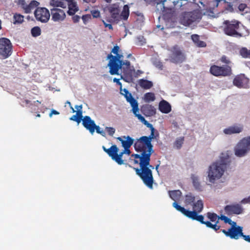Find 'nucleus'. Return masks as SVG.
<instances>
[{
	"instance_id": "5",
	"label": "nucleus",
	"mask_w": 250,
	"mask_h": 250,
	"mask_svg": "<svg viewBox=\"0 0 250 250\" xmlns=\"http://www.w3.org/2000/svg\"><path fill=\"white\" fill-rule=\"evenodd\" d=\"M221 61L226 65L218 66L212 65L209 69L210 73L216 77H227L232 74L231 66L229 64L231 63V61L225 55L222 56Z\"/></svg>"
},
{
	"instance_id": "6",
	"label": "nucleus",
	"mask_w": 250,
	"mask_h": 250,
	"mask_svg": "<svg viewBox=\"0 0 250 250\" xmlns=\"http://www.w3.org/2000/svg\"><path fill=\"white\" fill-rule=\"evenodd\" d=\"M240 23V21L236 20L231 21H225L223 22L224 25L223 31L224 33L228 36L237 38L249 35L250 32L248 29L246 30L245 33H240L238 31Z\"/></svg>"
},
{
	"instance_id": "39",
	"label": "nucleus",
	"mask_w": 250,
	"mask_h": 250,
	"mask_svg": "<svg viewBox=\"0 0 250 250\" xmlns=\"http://www.w3.org/2000/svg\"><path fill=\"white\" fill-rule=\"evenodd\" d=\"M195 201V197L191 194L186 195L185 202L188 205L193 204Z\"/></svg>"
},
{
	"instance_id": "33",
	"label": "nucleus",
	"mask_w": 250,
	"mask_h": 250,
	"mask_svg": "<svg viewBox=\"0 0 250 250\" xmlns=\"http://www.w3.org/2000/svg\"><path fill=\"white\" fill-rule=\"evenodd\" d=\"M129 15V7L127 5H125L123 7V9L121 14V16L124 20H126Z\"/></svg>"
},
{
	"instance_id": "34",
	"label": "nucleus",
	"mask_w": 250,
	"mask_h": 250,
	"mask_svg": "<svg viewBox=\"0 0 250 250\" xmlns=\"http://www.w3.org/2000/svg\"><path fill=\"white\" fill-rule=\"evenodd\" d=\"M240 55L244 58L250 59V50L246 47H242L239 51Z\"/></svg>"
},
{
	"instance_id": "44",
	"label": "nucleus",
	"mask_w": 250,
	"mask_h": 250,
	"mask_svg": "<svg viewBox=\"0 0 250 250\" xmlns=\"http://www.w3.org/2000/svg\"><path fill=\"white\" fill-rule=\"evenodd\" d=\"M105 130L107 132L108 135L110 136H113L115 132V128L112 127H106Z\"/></svg>"
},
{
	"instance_id": "10",
	"label": "nucleus",
	"mask_w": 250,
	"mask_h": 250,
	"mask_svg": "<svg viewBox=\"0 0 250 250\" xmlns=\"http://www.w3.org/2000/svg\"><path fill=\"white\" fill-rule=\"evenodd\" d=\"M102 148L118 164L121 165L124 164V161L122 159L124 153H122V151L118 153L119 148L116 145H112L109 148H106L104 146H103Z\"/></svg>"
},
{
	"instance_id": "24",
	"label": "nucleus",
	"mask_w": 250,
	"mask_h": 250,
	"mask_svg": "<svg viewBox=\"0 0 250 250\" xmlns=\"http://www.w3.org/2000/svg\"><path fill=\"white\" fill-rule=\"evenodd\" d=\"M117 139L120 141L123 147L130 148L134 143V139L129 136H123L117 138Z\"/></svg>"
},
{
	"instance_id": "9",
	"label": "nucleus",
	"mask_w": 250,
	"mask_h": 250,
	"mask_svg": "<svg viewBox=\"0 0 250 250\" xmlns=\"http://www.w3.org/2000/svg\"><path fill=\"white\" fill-rule=\"evenodd\" d=\"M13 52V45L10 41L6 38H0V58L6 59L9 58Z\"/></svg>"
},
{
	"instance_id": "7",
	"label": "nucleus",
	"mask_w": 250,
	"mask_h": 250,
	"mask_svg": "<svg viewBox=\"0 0 250 250\" xmlns=\"http://www.w3.org/2000/svg\"><path fill=\"white\" fill-rule=\"evenodd\" d=\"M201 19V15L200 12L193 11L182 13L179 17V21L181 24L187 26L194 22L199 21Z\"/></svg>"
},
{
	"instance_id": "19",
	"label": "nucleus",
	"mask_w": 250,
	"mask_h": 250,
	"mask_svg": "<svg viewBox=\"0 0 250 250\" xmlns=\"http://www.w3.org/2000/svg\"><path fill=\"white\" fill-rule=\"evenodd\" d=\"M229 232L230 238L238 239L242 235L243 228L232 224L231 227L229 229Z\"/></svg>"
},
{
	"instance_id": "35",
	"label": "nucleus",
	"mask_w": 250,
	"mask_h": 250,
	"mask_svg": "<svg viewBox=\"0 0 250 250\" xmlns=\"http://www.w3.org/2000/svg\"><path fill=\"white\" fill-rule=\"evenodd\" d=\"M191 179L192 180V183L195 189L199 190H202V187L200 185V183L199 181V179L197 177L195 176H192L191 177Z\"/></svg>"
},
{
	"instance_id": "11",
	"label": "nucleus",
	"mask_w": 250,
	"mask_h": 250,
	"mask_svg": "<svg viewBox=\"0 0 250 250\" xmlns=\"http://www.w3.org/2000/svg\"><path fill=\"white\" fill-rule=\"evenodd\" d=\"M250 150V136L242 139L234 148L235 154L239 157L244 156Z\"/></svg>"
},
{
	"instance_id": "37",
	"label": "nucleus",
	"mask_w": 250,
	"mask_h": 250,
	"mask_svg": "<svg viewBox=\"0 0 250 250\" xmlns=\"http://www.w3.org/2000/svg\"><path fill=\"white\" fill-rule=\"evenodd\" d=\"M145 100L147 102L154 101L155 99V95L153 93L148 92L145 94Z\"/></svg>"
},
{
	"instance_id": "58",
	"label": "nucleus",
	"mask_w": 250,
	"mask_h": 250,
	"mask_svg": "<svg viewBox=\"0 0 250 250\" xmlns=\"http://www.w3.org/2000/svg\"><path fill=\"white\" fill-rule=\"evenodd\" d=\"M124 149L122 151V153L124 154H127L128 155L130 154V150H129V148L124 147Z\"/></svg>"
},
{
	"instance_id": "1",
	"label": "nucleus",
	"mask_w": 250,
	"mask_h": 250,
	"mask_svg": "<svg viewBox=\"0 0 250 250\" xmlns=\"http://www.w3.org/2000/svg\"><path fill=\"white\" fill-rule=\"evenodd\" d=\"M150 156L145 154H134L131 155L130 160L132 164L140 166L139 168H133L136 173L147 187L152 188L154 179L151 169H154V167L150 164Z\"/></svg>"
},
{
	"instance_id": "27",
	"label": "nucleus",
	"mask_w": 250,
	"mask_h": 250,
	"mask_svg": "<svg viewBox=\"0 0 250 250\" xmlns=\"http://www.w3.org/2000/svg\"><path fill=\"white\" fill-rule=\"evenodd\" d=\"M142 111L144 115L146 117H150L156 114V109L150 105H146L142 108Z\"/></svg>"
},
{
	"instance_id": "25",
	"label": "nucleus",
	"mask_w": 250,
	"mask_h": 250,
	"mask_svg": "<svg viewBox=\"0 0 250 250\" xmlns=\"http://www.w3.org/2000/svg\"><path fill=\"white\" fill-rule=\"evenodd\" d=\"M83 126L88 130L90 133L91 131L93 130V127L94 126L95 123L93 120L88 116H85L83 118Z\"/></svg>"
},
{
	"instance_id": "51",
	"label": "nucleus",
	"mask_w": 250,
	"mask_h": 250,
	"mask_svg": "<svg viewBox=\"0 0 250 250\" xmlns=\"http://www.w3.org/2000/svg\"><path fill=\"white\" fill-rule=\"evenodd\" d=\"M120 47L118 45L115 46L112 49L111 52L114 54H117L119 51Z\"/></svg>"
},
{
	"instance_id": "46",
	"label": "nucleus",
	"mask_w": 250,
	"mask_h": 250,
	"mask_svg": "<svg viewBox=\"0 0 250 250\" xmlns=\"http://www.w3.org/2000/svg\"><path fill=\"white\" fill-rule=\"evenodd\" d=\"M60 0H50V4L54 7H60Z\"/></svg>"
},
{
	"instance_id": "57",
	"label": "nucleus",
	"mask_w": 250,
	"mask_h": 250,
	"mask_svg": "<svg viewBox=\"0 0 250 250\" xmlns=\"http://www.w3.org/2000/svg\"><path fill=\"white\" fill-rule=\"evenodd\" d=\"M241 237L246 241L248 242H250V235H246L242 233V235Z\"/></svg>"
},
{
	"instance_id": "30",
	"label": "nucleus",
	"mask_w": 250,
	"mask_h": 250,
	"mask_svg": "<svg viewBox=\"0 0 250 250\" xmlns=\"http://www.w3.org/2000/svg\"><path fill=\"white\" fill-rule=\"evenodd\" d=\"M39 3L36 0H32L29 4H27L24 8V13H30L35 7H37Z\"/></svg>"
},
{
	"instance_id": "55",
	"label": "nucleus",
	"mask_w": 250,
	"mask_h": 250,
	"mask_svg": "<svg viewBox=\"0 0 250 250\" xmlns=\"http://www.w3.org/2000/svg\"><path fill=\"white\" fill-rule=\"evenodd\" d=\"M121 80V78L120 79H117L116 78H114L113 81L114 83H116L117 84L120 86V89L122 87V83L120 82V80Z\"/></svg>"
},
{
	"instance_id": "47",
	"label": "nucleus",
	"mask_w": 250,
	"mask_h": 250,
	"mask_svg": "<svg viewBox=\"0 0 250 250\" xmlns=\"http://www.w3.org/2000/svg\"><path fill=\"white\" fill-rule=\"evenodd\" d=\"M70 120H72V121H75L78 124L81 122V119L80 118H78L77 117V115H76V114L75 115H73L70 118Z\"/></svg>"
},
{
	"instance_id": "62",
	"label": "nucleus",
	"mask_w": 250,
	"mask_h": 250,
	"mask_svg": "<svg viewBox=\"0 0 250 250\" xmlns=\"http://www.w3.org/2000/svg\"><path fill=\"white\" fill-rule=\"evenodd\" d=\"M222 232L224 233L226 236L229 237V230L227 231L225 229H222Z\"/></svg>"
},
{
	"instance_id": "12",
	"label": "nucleus",
	"mask_w": 250,
	"mask_h": 250,
	"mask_svg": "<svg viewBox=\"0 0 250 250\" xmlns=\"http://www.w3.org/2000/svg\"><path fill=\"white\" fill-rule=\"evenodd\" d=\"M170 51L171 53L169 55V60L170 62L177 64L185 61L186 55L177 45L172 47Z\"/></svg>"
},
{
	"instance_id": "14",
	"label": "nucleus",
	"mask_w": 250,
	"mask_h": 250,
	"mask_svg": "<svg viewBox=\"0 0 250 250\" xmlns=\"http://www.w3.org/2000/svg\"><path fill=\"white\" fill-rule=\"evenodd\" d=\"M60 7L65 8L68 7L67 14L69 15H73L78 11V7L74 0H60Z\"/></svg>"
},
{
	"instance_id": "63",
	"label": "nucleus",
	"mask_w": 250,
	"mask_h": 250,
	"mask_svg": "<svg viewBox=\"0 0 250 250\" xmlns=\"http://www.w3.org/2000/svg\"><path fill=\"white\" fill-rule=\"evenodd\" d=\"M75 107L77 109V111L82 110V105H76Z\"/></svg>"
},
{
	"instance_id": "16",
	"label": "nucleus",
	"mask_w": 250,
	"mask_h": 250,
	"mask_svg": "<svg viewBox=\"0 0 250 250\" xmlns=\"http://www.w3.org/2000/svg\"><path fill=\"white\" fill-rule=\"evenodd\" d=\"M224 210L228 215L240 214L243 211V208L239 204L227 205Z\"/></svg>"
},
{
	"instance_id": "42",
	"label": "nucleus",
	"mask_w": 250,
	"mask_h": 250,
	"mask_svg": "<svg viewBox=\"0 0 250 250\" xmlns=\"http://www.w3.org/2000/svg\"><path fill=\"white\" fill-rule=\"evenodd\" d=\"M146 2L150 3H154L157 4L162 3L163 5L164 8V2L166 1V0H144Z\"/></svg>"
},
{
	"instance_id": "41",
	"label": "nucleus",
	"mask_w": 250,
	"mask_h": 250,
	"mask_svg": "<svg viewBox=\"0 0 250 250\" xmlns=\"http://www.w3.org/2000/svg\"><path fill=\"white\" fill-rule=\"evenodd\" d=\"M219 220H223L225 223H228L229 225L234 224L236 225V223L235 222L232 221L230 219L223 215H222L219 217Z\"/></svg>"
},
{
	"instance_id": "56",
	"label": "nucleus",
	"mask_w": 250,
	"mask_h": 250,
	"mask_svg": "<svg viewBox=\"0 0 250 250\" xmlns=\"http://www.w3.org/2000/svg\"><path fill=\"white\" fill-rule=\"evenodd\" d=\"M77 115L78 118H80L81 119V120L83 121V111L82 110H78L77 111L76 114Z\"/></svg>"
},
{
	"instance_id": "8",
	"label": "nucleus",
	"mask_w": 250,
	"mask_h": 250,
	"mask_svg": "<svg viewBox=\"0 0 250 250\" xmlns=\"http://www.w3.org/2000/svg\"><path fill=\"white\" fill-rule=\"evenodd\" d=\"M193 209V210L192 211H194L195 212L196 216H197L196 218H196V219H193L190 218L191 219L193 220H196L200 223H201L202 224H205L208 228H216V226L212 225L211 223L208 221H204V217L202 215H198V213L201 212L204 207V204L203 202L201 200H198L196 202L194 203L192 205Z\"/></svg>"
},
{
	"instance_id": "48",
	"label": "nucleus",
	"mask_w": 250,
	"mask_h": 250,
	"mask_svg": "<svg viewBox=\"0 0 250 250\" xmlns=\"http://www.w3.org/2000/svg\"><path fill=\"white\" fill-rule=\"evenodd\" d=\"M94 129H93V130L91 131V132H90L91 134H93L95 131V130H96V132L97 133H100V131H101L102 130L101 129V128L98 125H97L96 124L93 127Z\"/></svg>"
},
{
	"instance_id": "22",
	"label": "nucleus",
	"mask_w": 250,
	"mask_h": 250,
	"mask_svg": "<svg viewBox=\"0 0 250 250\" xmlns=\"http://www.w3.org/2000/svg\"><path fill=\"white\" fill-rule=\"evenodd\" d=\"M248 79L245 77V75L241 74L235 76L233 79V83L237 87L242 88L244 84L248 83Z\"/></svg>"
},
{
	"instance_id": "50",
	"label": "nucleus",
	"mask_w": 250,
	"mask_h": 250,
	"mask_svg": "<svg viewBox=\"0 0 250 250\" xmlns=\"http://www.w3.org/2000/svg\"><path fill=\"white\" fill-rule=\"evenodd\" d=\"M18 4L21 5V8L24 9L27 4L25 2V0H19Z\"/></svg>"
},
{
	"instance_id": "23",
	"label": "nucleus",
	"mask_w": 250,
	"mask_h": 250,
	"mask_svg": "<svg viewBox=\"0 0 250 250\" xmlns=\"http://www.w3.org/2000/svg\"><path fill=\"white\" fill-rule=\"evenodd\" d=\"M207 217H208V218L210 220V222L211 223V222H215V224H212V225H216V228H210L211 229H213V230H214L215 231H217L218 230H219L220 228H221V226L218 225V224L219 223V216H218L216 213H213V212H208L207 213Z\"/></svg>"
},
{
	"instance_id": "29",
	"label": "nucleus",
	"mask_w": 250,
	"mask_h": 250,
	"mask_svg": "<svg viewBox=\"0 0 250 250\" xmlns=\"http://www.w3.org/2000/svg\"><path fill=\"white\" fill-rule=\"evenodd\" d=\"M168 194L170 198L174 200L175 202L180 200L182 196V192L180 190L169 191Z\"/></svg>"
},
{
	"instance_id": "43",
	"label": "nucleus",
	"mask_w": 250,
	"mask_h": 250,
	"mask_svg": "<svg viewBox=\"0 0 250 250\" xmlns=\"http://www.w3.org/2000/svg\"><path fill=\"white\" fill-rule=\"evenodd\" d=\"M90 12L93 18H97L100 16V12L98 10H92Z\"/></svg>"
},
{
	"instance_id": "38",
	"label": "nucleus",
	"mask_w": 250,
	"mask_h": 250,
	"mask_svg": "<svg viewBox=\"0 0 250 250\" xmlns=\"http://www.w3.org/2000/svg\"><path fill=\"white\" fill-rule=\"evenodd\" d=\"M123 56L119 53L116 54L115 56L112 55L111 54H109L107 55V59L112 58L115 60L118 61L119 62H125L123 60Z\"/></svg>"
},
{
	"instance_id": "45",
	"label": "nucleus",
	"mask_w": 250,
	"mask_h": 250,
	"mask_svg": "<svg viewBox=\"0 0 250 250\" xmlns=\"http://www.w3.org/2000/svg\"><path fill=\"white\" fill-rule=\"evenodd\" d=\"M82 20L84 24L91 19V15L90 14H86L82 16Z\"/></svg>"
},
{
	"instance_id": "28",
	"label": "nucleus",
	"mask_w": 250,
	"mask_h": 250,
	"mask_svg": "<svg viewBox=\"0 0 250 250\" xmlns=\"http://www.w3.org/2000/svg\"><path fill=\"white\" fill-rule=\"evenodd\" d=\"M191 39L197 47H205L207 46V44L205 42L200 40V36L197 34L192 35Z\"/></svg>"
},
{
	"instance_id": "2",
	"label": "nucleus",
	"mask_w": 250,
	"mask_h": 250,
	"mask_svg": "<svg viewBox=\"0 0 250 250\" xmlns=\"http://www.w3.org/2000/svg\"><path fill=\"white\" fill-rule=\"evenodd\" d=\"M137 118L147 127L150 128L151 133L148 136H142L137 139L134 145V148L137 152H140L141 154L151 155L154 152L151 141L159 137V134L157 132L155 134V129L153 125L146 121L143 116L141 115H138Z\"/></svg>"
},
{
	"instance_id": "49",
	"label": "nucleus",
	"mask_w": 250,
	"mask_h": 250,
	"mask_svg": "<svg viewBox=\"0 0 250 250\" xmlns=\"http://www.w3.org/2000/svg\"><path fill=\"white\" fill-rule=\"evenodd\" d=\"M247 7V5L245 3H240L238 6V9L240 11H244Z\"/></svg>"
},
{
	"instance_id": "59",
	"label": "nucleus",
	"mask_w": 250,
	"mask_h": 250,
	"mask_svg": "<svg viewBox=\"0 0 250 250\" xmlns=\"http://www.w3.org/2000/svg\"><path fill=\"white\" fill-rule=\"evenodd\" d=\"M120 93L121 94L124 95V94H126L127 93V92H128V91L125 89V88H124V89H123L122 87L120 89Z\"/></svg>"
},
{
	"instance_id": "18",
	"label": "nucleus",
	"mask_w": 250,
	"mask_h": 250,
	"mask_svg": "<svg viewBox=\"0 0 250 250\" xmlns=\"http://www.w3.org/2000/svg\"><path fill=\"white\" fill-rule=\"evenodd\" d=\"M50 11L52 15V20L54 21H62L66 17L65 12L62 9L54 8L51 9Z\"/></svg>"
},
{
	"instance_id": "32",
	"label": "nucleus",
	"mask_w": 250,
	"mask_h": 250,
	"mask_svg": "<svg viewBox=\"0 0 250 250\" xmlns=\"http://www.w3.org/2000/svg\"><path fill=\"white\" fill-rule=\"evenodd\" d=\"M24 20V16L21 14L16 13L13 16V23L21 24L22 23Z\"/></svg>"
},
{
	"instance_id": "53",
	"label": "nucleus",
	"mask_w": 250,
	"mask_h": 250,
	"mask_svg": "<svg viewBox=\"0 0 250 250\" xmlns=\"http://www.w3.org/2000/svg\"><path fill=\"white\" fill-rule=\"evenodd\" d=\"M155 65L160 70H162L163 69V64L161 62H156L155 63Z\"/></svg>"
},
{
	"instance_id": "13",
	"label": "nucleus",
	"mask_w": 250,
	"mask_h": 250,
	"mask_svg": "<svg viewBox=\"0 0 250 250\" xmlns=\"http://www.w3.org/2000/svg\"><path fill=\"white\" fill-rule=\"evenodd\" d=\"M34 16L37 21L46 23L50 19V14L46 8L37 7L34 11Z\"/></svg>"
},
{
	"instance_id": "4",
	"label": "nucleus",
	"mask_w": 250,
	"mask_h": 250,
	"mask_svg": "<svg viewBox=\"0 0 250 250\" xmlns=\"http://www.w3.org/2000/svg\"><path fill=\"white\" fill-rule=\"evenodd\" d=\"M230 162L229 155L226 153H222L219 160L213 163L209 167L208 176L209 181L214 183L215 180L220 179L229 167Z\"/></svg>"
},
{
	"instance_id": "64",
	"label": "nucleus",
	"mask_w": 250,
	"mask_h": 250,
	"mask_svg": "<svg viewBox=\"0 0 250 250\" xmlns=\"http://www.w3.org/2000/svg\"><path fill=\"white\" fill-rule=\"evenodd\" d=\"M99 134H101V135H102L103 136H105V132L102 130L101 131H100V133H99Z\"/></svg>"
},
{
	"instance_id": "21",
	"label": "nucleus",
	"mask_w": 250,
	"mask_h": 250,
	"mask_svg": "<svg viewBox=\"0 0 250 250\" xmlns=\"http://www.w3.org/2000/svg\"><path fill=\"white\" fill-rule=\"evenodd\" d=\"M172 206L175 208L177 210L181 212L186 217L188 218L196 219V216L195 212L194 211H191L190 210H187L184 207L179 205L176 202H174L172 204ZM197 218H199L198 217Z\"/></svg>"
},
{
	"instance_id": "3",
	"label": "nucleus",
	"mask_w": 250,
	"mask_h": 250,
	"mask_svg": "<svg viewBox=\"0 0 250 250\" xmlns=\"http://www.w3.org/2000/svg\"><path fill=\"white\" fill-rule=\"evenodd\" d=\"M108 59L109 62L107 66L111 75H120L121 79L129 83L133 82V74L135 70L133 67L131 68L129 61L125 60V62H119L112 58Z\"/></svg>"
},
{
	"instance_id": "15",
	"label": "nucleus",
	"mask_w": 250,
	"mask_h": 250,
	"mask_svg": "<svg viewBox=\"0 0 250 250\" xmlns=\"http://www.w3.org/2000/svg\"><path fill=\"white\" fill-rule=\"evenodd\" d=\"M124 96H125L126 101L128 102L131 106H132V111L135 117H137L138 115H140L139 114V107H138V103L136 100H135L132 96L131 93L129 92V91L126 94H124Z\"/></svg>"
},
{
	"instance_id": "54",
	"label": "nucleus",
	"mask_w": 250,
	"mask_h": 250,
	"mask_svg": "<svg viewBox=\"0 0 250 250\" xmlns=\"http://www.w3.org/2000/svg\"><path fill=\"white\" fill-rule=\"evenodd\" d=\"M73 16L72 17V19L73 22L74 23L78 22L80 19V17L78 15H74V14Z\"/></svg>"
},
{
	"instance_id": "61",
	"label": "nucleus",
	"mask_w": 250,
	"mask_h": 250,
	"mask_svg": "<svg viewBox=\"0 0 250 250\" xmlns=\"http://www.w3.org/2000/svg\"><path fill=\"white\" fill-rule=\"evenodd\" d=\"M53 114L58 115L59 114V112L54 109H53L50 113L49 115L51 117Z\"/></svg>"
},
{
	"instance_id": "26",
	"label": "nucleus",
	"mask_w": 250,
	"mask_h": 250,
	"mask_svg": "<svg viewBox=\"0 0 250 250\" xmlns=\"http://www.w3.org/2000/svg\"><path fill=\"white\" fill-rule=\"evenodd\" d=\"M159 109L162 113L167 114L171 111V106L168 102L163 100L159 103Z\"/></svg>"
},
{
	"instance_id": "31",
	"label": "nucleus",
	"mask_w": 250,
	"mask_h": 250,
	"mask_svg": "<svg viewBox=\"0 0 250 250\" xmlns=\"http://www.w3.org/2000/svg\"><path fill=\"white\" fill-rule=\"evenodd\" d=\"M139 84L141 87L146 89H149L153 86L152 82L143 79L139 81Z\"/></svg>"
},
{
	"instance_id": "20",
	"label": "nucleus",
	"mask_w": 250,
	"mask_h": 250,
	"mask_svg": "<svg viewBox=\"0 0 250 250\" xmlns=\"http://www.w3.org/2000/svg\"><path fill=\"white\" fill-rule=\"evenodd\" d=\"M244 126L242 124H235L232 126H229L223 130V132L227 135L232 134H238L242 132Z\"/></svg>"
},
{
	"instance_id": "17",
	"label": "nucleus",
	"mask_w": 250,
	"mask_h": 250,
	"mask_svg": "<svg viewBox=\"0 0 250 250\" xmlns=\"http://www.w3.org/2000/svg\"><path fill=\"white\" fill-rule=\"evenodd\" d=\"M109 12L111 15V18L113 21H118L120 18V7L118 3H115L110 5L108 7Z\"/></svg>"
},
{
	"instance_id": "52",
	"label": "nucleus",
	"mask_w": 250,
	"mask_h": 250,
	"mask_svg": "<svg viewBox=\"0 0 250 250\" xmlns=\"http://www.w3.org/2000/svg\"><path fill=\"white\" fill-rule=\"evenodd\" d=\"M241 203L243 204H250V195L248 198H245L241 201Z\"/></svg>"
},
{
	"instance_id": "40",
	"label": "nucleus",
	"mask_w": 250,
	"mask_h": 250,
	"mask_svg": "<svg viewBox=\"0 0 250 250\" xmlns=\"http://www.w3.org/2000/svg\"><path fill=\"white\" fill-rule=\"evenodd\" d=\"M184 137H180L176 139L174 143V146L177 148L180 149L184 143Z\"/></svg>"
},
{
	"instance_id": "60",
	"label": "nucleus",
	"mask_w": 250,
	"mask_h": 250,
	"mask_svg": "<svg viewBox=\"0 0 250 250\" xmlns=\"http://www.w3.org/2000/svg\"><path fill=\"white\" fill-rule=\"evenodd\" d=\"M103 22L104 24V26L105 27H108L110 29H112V25L111 24L106 23L104 21H103Z\"/></svg>"
},
{
	"instance_id": "36",
	"label": "nucleus",
	"mask_w": 250,
	"mask_h": 250,
	"mask_svg": "<svg viewBox=\"0 0 250 250\" xmlns=\"http://www.w3.org/2000/svg\"><path fill=\"white\" fill-rule=\"evenodd\" d=\"M31 35L34 37H37L41 35V29L39 26H35L31 29Z\"/></svg>"
}]
</instances>
